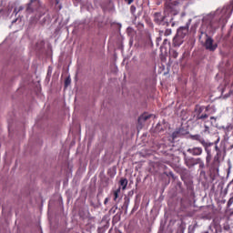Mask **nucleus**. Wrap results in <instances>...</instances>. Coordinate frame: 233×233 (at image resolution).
<instances>
[{
	"label": "nucleus",
	"instance_id": "f257e3e1",
	"mask_svg": "<svg viewBox=\"0 0 233 233\" xmlns=\"http://www.w3.org/2000/svg\"><path fill=\"white\" fill-rule=\"evenodd\" d=\"M48 11L47 6L43 4L41 0H29L28 3L25 4V13L27 15H31L35 13L46 15Z\"/></svg>",
	"mask_w": 233,
	"mask_h": 233
},
{
	"label": "nucleus",
	"instance_id": "f03ea898",
	"mask_svg": "<svg viewBox=\"0 0 233 233\" xmlns=\"http://www.w3.org/2000/svg\"><path fill=\"white\" fill-rule=\"evenodd\" d=\"M76 97H78V102L76 108L80 111L81 115L87 116V91L86 87L81 86L79 89H76Z\"/></svg>",
	"mask_w": 233,
	"mask_h": 233
},
{
	"label": "nucleus",
	"instance_id": "7ed1b4c3",
	"mask_svg": "<svg viewBox=\"0 0 233 233\" xmlns=\"http://www.w3.org/2000/svg\"><path fill=\"white\" fill-rule=\"evenodd\" d=\"M87 74V65L83 58H78V68L76 71L75 81H86Z\"/></svg>",
	"mask_w": 233,
	"mask_h": 233
},
{
	"label": "nucleus",
	"instance_id": "20e7f679",
	"mask_svg": "<svg viewBox=\"0 0 233 233\" xmlns=\"http://www.w3.org/2000/svg\"><path fill=\"white\" fill-rule=\"evenodd\" d=\"M221 16L218 18V21L217 25L214 24V22H211V27L213 29L219 28V25H221L224 26L226 23H228V20L229 19L230 15L232 14V10H230V7H224L220 11Z\"/></svg>",
	"mask_w": 233,
	"mask_h": 233
},
{
	"label": "nucleus",
	"instance_id": "39448f33",
	"mask_svg": "<svg viewBox=\"0 0 233 233\" xmlns=\"http://www.w3.org/2000/svg\"><path fill=\"white\" fill-rule=\"evenodd\" d=\"M153 18L154 23L160 26H169V24L173 21V17H170V19H168L167 15H163L160 12L154 13Z\"/></svg>",
	"mask_w": 233,
	"mask_h": 233
},
{
	"label": "nucleus",
	"instance_id": "423d86ee",
	"mask_svg": "<svg viewBox=\"0 0 233 233\" xmlns=\"http://www.w3.org/2000/svg\"><path fill=\"white\" fill-rule=\"evenodd\" d=\"M215 150L217 152L216 156H214L213 161L211 163V176L215 177L219 172V166H220V157H221V150L218 146L215 147Z\"/></svg>",
	"mask_w": 233,
	"mask_h": 233
},
{
	"label": "nucleus",
	"instance_id": "0eeeda50",
	"mask_svg": "<svg viewBox=\"0 0 233 233\" xmlns=\"http://www.w3.org/2000/svg\"><path fill=\"white\" fill-rule=\"evenodd\" d=\"M87 28H88V25L86 24V20H83L80 22H76L75 28L73 29L72 34L81 35L84 32H86V30H87Z\"/></svg>",
	"mask_w": 233,
	"mask_h": 233
},
{
	"label": "nucleus",
	"instance_id": "6e6552de",
	"mask_svg": "<svg viewBox=\"0 0 233 233\" xmlns=\"http://www.w3.org/2000/svg\"><path fill=\"white\" fill-rule=\"evenodd\" d=\"M205 35V42L203 44V46L206 50H208L210 52H215L217 50L218 45L214 44V39L212 37L208 36V34Z\"/></svg>",
	"mask_w": 233,
	"mask_h": 233
},
{
	"label": "nucleus",
	"instance_id": "1a4fd4ad",
	"mask_svg": "<svg viewBox=\"0 0 233 233\" xmlns=\"http://www.w3.org/2000/svg\"><path fill=\"white\" fill-rule=\"evenodd\" d=\"M204 111V106H199L195 109L197 120H206L208 117L207 113L202 114Z\"/></svg>",
	"mask_w": 233,
	"mask_h": 233
},
{
	"label": "nucleus",
	"instance_id": "9d476101",
	"mask_svg": "<svg viewBox=\"0 0 233 233\" xmlns=\"http://www.w3.org/2000/svg\"><path fill=\"white\" fill-rule=\"evenodd\" d=\"M186 166L189 168H192L195 165L201 163V158L187 157L184 158Z\"/></svg>",
	"mask_w": 233,
	"mask_h": 233
},
{
	"label": "nucleus",
	"instance_id": "9b49d317",
	"mask_svg": "<svg viewBox=\"0 0 233 233\" xmlns=\"http://www.w3.org/2000/svg\"><path fill=\"white\" fill-rule=\"evenodd\" d=\"M46 42L44 40L37 41L35 44L36 54L42 56L45 53Z\"/></svg>",
	"mask_w": 233,
	"mask_h": 233
},
{
	"label": "nucleus",
	"instance_id": "f8f14e48",
	"mask_svg": "<svg viewBox=\"0 0 233 233\" xmlns=\"http://www.w3.org/2000/svg\"><path fill=\"white\" fill-rule=\"evenodd\" d=\"M187 152L188 154L192 155V156L198 157V156L202 155L203 149H202V147H192V148H188L187 150Z\"/></svg>",
	"mask_w": 233,
	"mask_h": 233
},
{
	"label": "nucleus",
	"instance_id": "ddd939ff",
	"mask_svg": "<svg viewBox=\"0 0 233 233\" xmlns=\"http://www.w3.org/2000/svg\"><path fill=\"white\" fill-rule=\"evenodd\" d=\"M79 168L76 170V176H82L86 171L87 163L83 162L82 158L79 159Z\"/></svg>",
	"mask_w": 233,
	"mask_h": 233
},
{
	"label": "nucleus",
	"instance_id": "4468645a",
	"mask_svg": "<svg viewBox=\"0 0 233 233\" xmlns=\"http://www.w3.org/2000/svg\"><path fill=\"white\" fill-rule=\"evenodd\" d=\"M86 182H87V178L86 177L82 184L83 187H81V190H80L81 197H84L85 199H86L87 194H88V187H87Z\"/></svg>",
	"mask_w": 233,
	"mask_h": 233
},
{
	"label": "nucleus",
	"instance_id": "2eb2a0df",
	"mask_svg": "<svg viewBox=\"0 0 233 233\" xmlns=\"http://www.w3.org/2000/svg\"><path fill=\"white\" fill-rule=\"evenodd\" d=\"M188 32H189V26L188 25L179 27L178 30H177V35L181 36V37H185L186 35H188Z\"/></svg>",
	"mask_w": 233,
	"mask_h": 233
},
{
	"label": "nucleus",
	"instance_id": "dca6fc26",
	"mask_svg": "<svg viewBox=\"0 0 233 233\" xmlns=\"http://www.w3.org/2000/svg\"><path fill=\"white\" fill-rule=\"evenodd\" d=\"M184 38L183 36H180V35H175V37L173 38V46L174 47H178V46H181V45L183 44L184 42Z\"/></svg>",
	"mask_w": 233,
	"mask_h": 233
},
{
	"label": "nucleus",
	"instance_id": "f3484780",
	"mask_svg": "<svg viewBox=\"0 0 233 233\" xmlns=\"http://www.w3.org/2000/svg\"><path fill=\"white\" fill-rule=\"evenodd\" d=\"M46 14H35L34 15V16H32L29 19V24L31 25H35L37 22H39V20L41 19V17L45 16Z\"/></svg>",
	"mask_w": 233,
	"mask_h": 233
},
{
	"label": "nucleus",
	"instance_id": "a211bd4d",
	"mask_svg": "<svg viewBox=\"0 0 233 233\" xmlns=\"http://www.w3.org/2000/svg\"><path fill=\"white\" fill-rule=\"evenodd\" d=\"M190 138L195 141H198L201 145H205L208 142L201 137V135H191Z\"/></svg>",
	"mask_w": 233,
	"mask_h": 233
},
{
	"label": "nucleus",
	"instance_id": "6ab92c4d",
	"mask_svg": "<svg viewBox=\"0 0 233 233\" xmlns=\"http://www.w3.org/2000/svg\"><path fill=\"white\" fill-rule=\"evenodd\" d=\"M14 6L13 5H7L5 9H0V15H6L9 16V15L13 12Z\"/></svg>",
	"mask_w": 233,
	"mask_h": 233
},
{
	"label": "nucleus",
	"instance_id": "aec40b11",
	"mask_svg": "<svg viewBox=\"0 0 233 233\" xmlns=\"http://www.w3.org/2000/svg\"><path fill=\"white\" fill-rule=\"evenodd\" d=\"M165 13L170 15V16H176L178 12L175 10L172 6L167 5L166 6Z\"/></svg>",
	"mask_w": 233,
	"mask_h": 233
},
{
	"label": "nucleus",
	"instance_id": "412c9836",
	"mask_svg": "<svg viewBox=\"0 0 233 233\" xmlns=\"http://www.w3.org/2000/svg\"><path fill=\"white\" fill-rule=\"evenodd\" d=\"M121 193V187H119L117 189H115L113 191V200L114 202H116V204H118V202H120V199H118V196Z\"/></svg>",
	"mask_w": 233,
	"mask_h": 233
},
{
	"label": "nucleus",
	"instance_id": "4be33fe9",
	"mask_svg": "<svg viewBox=\"0 0 233 233\" xmlns=\"http://www.w3.org/2000/svg\"><path fill=\"white\" fill-rule=\"evenodd\" d=\"M214 145V143L208 142L205 144H202L203 147L205 148L206 155H211V149L210 147Z\"/></svg>",
	"mask_w": 233,
	"mask_h": 233
},
{
	"label": "nucleus",
	"instance_id": "5701e85b",
	"mask_svg": "<svg viewBox=\"0 0 233 233\" xmlns=\"http://www.w3.org/2000/svg\"><path fill=\"white\" fill-rule=\"evenodd\" d=\"M78 216H79L80 219H82L83 221L88 219V214L83 208L79 209Z\"/></svg>",
	"mask_w": 233,
	"mask_h": 233
},
{
	"label": "nucleus",
	"instance_id": "b1692460",
	"mask_svg": "<svg viewBox=\"0 0 233 233\" xmlns=\"http://www.w3.org/2000/svg\"><path fill=\"white\" fill-rule=\"evenodd\" d=\"M151 116H152V115H148V114L145 113L139 116L138 123L142 124L143 122L147 121Z\"/></svg>",
	"mask_w": 233,
	"mask_h": 233
},
{
	"label": "nucleus",
	"instance_id": "393cba45",
	"mask_svg": "<svg viewBox=\"0 0 233 233\" xmlns=\"http://www.w3.org/2000/svg\"><path fill=\"white\" fill-rule=\"evenodd\" d=\"M151 116H152V115H148V114L145 113L139 116L138 123L142 124L143 122L147 121Z\"/></svg>",
	"mask_w": 233,
	"mask_h": 233
},
{
	"label": "nucleus",
	"instance_id": "a878e982",
	"mask_svg": "<svg viewBox=\"0 0 233 233\" xmlns=\"http://www.w3.org/2000/svg\"><path fill=\"white\" fill-rule=\"evenodd\" d=\"M52 74H53V66H49L48 70L46 71V83L50 82V78L52 77Z\"/></svg>",
	"mask_w": 233,
	"mask_h": 233
},
{
	"label": "nucleus",
	"instance_id": "bb28decb",
	"mask_svg": "<svg viewBox=\"0 0 233 233\" xmlns=\"http://www.w3.org/2000/svg\"><path fill=\"white\" fill-rule=\"evenodd\" d=\"M50 23V15L46 14V16L44 18H42V20H40V25L42 26H45L46 25Z\"/></svg>",
	"mask_w": 233,
	"mask_h": 233
},
{
	"label": "nucleus",
	"instance_id": "cd10ccee",
	"mask_svg": "<svg viewBox=\"0 0 233 233\" xmlns=\"http://www.w3.org/2000/svg\"><path fill=\"white\" fill-rule=\"evenodd\" d=\"M53 5H55V11H56V12H60V10H62V8H63V5L60 3V0H55Z\"/></svg>",
	"mask_w": 233,
	"mask_h": 233
},
{
	"label": "nucleus",
	"instance_id": "c85d7f7f",
	"mask_svg": "<svg viewBox=\"0 0 233 233\" xmlns=\"http://www.w3.org/2000/svg\"><path fill=\"white\" fill-rule=\"evenodd\" d=\"M211 159H212V154H207L206 155V166L209 167V172H211Z\"/></svg>",
	"mask_w": 233,
	"mask_h": 233
},
{
	"label": "nucleus",
	"instance_id": "c756f323",
	"mask_svg": "<svg viewBox=\"0 0 233 233\" xmlns=\"http://www.w3.org/2000/svg\"><path fill=\"white\" fill-rule=\"evenodd\" d=\"M119 185L122 186V189L125 190L127 188V186L128 185V179L120 178Z\"/></svg>",
	"mask_w": 233,
	"mask_h": 233
},
{
	"label": "nucleus",
	"instance_id": "7c9ffc66",
	"mask_svg": "<svg viewBox=\"0 0 233 233\" xmlns=\"http://www.w3.org/2000/svg\"><path fill=\"white\" fill-rule=\"evenodd\" d=\"M70 84H71V78H70V76H68L66 79H64V90H66V88H68Z\"/></svg>",
	"mask_w": 233,
	"mask_h": 233
},
{
	"label": "nucleus",
	"instance_id": "2f4dec72",
	"mask_svg": "<svg viewBox=\"0 0 233 233\" xmlns=\"http://www.w3.org/2000/svg\"><path fill=\"white\" fill-rule=\"evenodd\" d=\"M180 136H181L180 130H177L173 132V134L171 135V137L173 138V140H176V138L180 137Z\"/></svg>",
	"mask_w": 233,
	"mask_h": 233
},
{
	"label": "nucleus",
	"instance_id": "473e14b6",
	"mask_svg": "<svg viewBox=\"0 0 233 233\" xmlns=\"http://www.w3.org/2000/svg\"><path fill=\"white\" fill-rule=\"evenodd\" d=\"M46 49H47V51H46V54L47 55H52L53 54V47H52V44H48V45H46Z\"/></svg>",
	"mask_w": 233,
	"mask_h": 233
},
{
	"label": "nucleus",
	"instance_id": "72a5a7b5",
	"mask_svg": "<svg viewBox=\"0 0 233 233\" xmlns=\"http://www.w3.org/2000/svg\"><path fill=\"white\" fill-rule=\"evenodd\" d=\"M170 56L177 59L178 57V53L176 50H172L170 51Z\"/></svg>",
	"mask_w": 233,
	"mask_h": 233
},
{
	"label": "nucleus",
	"instance_id": "f704fd0d",
	"mask_svg": "<svg viewBox=\"0 0 233 233\" xmlns=\"http://www.w3.org/2000/svg\"><path fill=\"white\" fill-rule=\"evenodd\" d=\"M18 78V76L17 75H15V76H12V77L10 78V84H14L15 81H16Z\"/></svg>",
	"mask_w": 233,
	"mask_h": 233
},
{
	"label": "nucleus",
	"instance_id": "c9c22d12",
	"mask_svg": "<svg viewBox=\"0 0 233 233\" xmlns=\"http://www.w3.org/2000/svg\"><path fill=\"white\" fill-rule=\"evenodd\" d=\"M164 35H165V36L171 35H172V29L167 28Z\"/></svg>",
	"mask_w": 233,
	"mask_h": 233
},
{
	"label": "nucleus",
	"instance_id": "e433bc0d",
	"mask_svg": "<svg viewBox=\"0 0 233 233\" xmlns=\"http://www.w3.org/2000/svg\"><path fill=\"white\" fill-rule=\"evenodd\" d=\"M61 29H62V26H61V24H59L56 29H55V35L60 34Z\"/></svg>",
	"mask_w": 233,
	"mask_h": 233
},
{
	"label": "nucleus",
	"instance_id": "4c0bfd02",
	"mask_svg": "<svg viewBox=\"0 0 233 233\" xmlns=\"http://www.w3.org/2000/svg\"><path fill=\"white\" fill-rule=\"evenodd\" d=\"M87 223H86L85 228H81L78 233H87L88 232V228H87Z\"/></svg>",
	"mask_w": 233,
	"mask_h": 233
},
{
	"label": "nucleus",
	"instance_id": "58836bf2",
	"mask_svg": "<svg viewBox=\"0 0 233 233\" xmlns=\"http://www.w3.org/2000/svg\"><path fill=\"white\" fill-rule=\"evenodd\" d=\"M57 203L59 207H63V198L61 197V195H59L58 197Z\"/></svg>",
	"mask_w": 233,
	"mask_h": 233
},
{
	"label": "nucleus",
	"instance_id": "ea45409f",
	"mask_svg": "<svg viewBox=\"0 0 233 233\" xmlns=\"http://www.w3.org/2000/svg\"><path fill=\"white\" fill-rule=\"evenodd\" d=\"M204 133L205 134H210V127L207 125L204 126Z\"/></svg>",
	"mask_w": 233,
	"mask_h": 233
},
{
	"label": "nucleus",
	"instance_id": "a19ab883",
	"mask_svg": "<svg viewBox=\"0 0 233 233\" xmlns=\"http://www.w3.org/2000/svg\"><path fill=\"white\" fill-rule=\"evenodd\" d=\"M233 205V197H231L227 203V208H230Z\"/></svg>",
	"mask_w": 233,
	"mask_h": 233
},
{
	"label": "nucleus",
	"instance_id": "79ce46f5",
	"mask_svg": "<svg viewBox=\"0 0 233 233\" xmlns=\"http://www.w3.org/2000/svg\"><path fill=\"white\" fill-rule=\"evenodd\" d=\"M18 13H21V11H18V10H17V7H15V9H13L12 15H15V16H17Z\"/></svg>",
	"mask_w": 233,
	"mask_h": 233
},
{
	"label": "nucleus",
	"instance_id": "37998d69",
	"mask_svg": "<svg viewBox=\"0 0 233 233\" xmlns=\"http://www.w3.org/2000/svg\"><path fill=\"white\" fill-rule=\"evenodd\" d=\"M130 13H131L132 15H135V13H136V6L135 5H131Z\"/></svg>",
	"mask_w": 233,
	"mask_h": 233
},
{
	"label": "nucleus",
	"instance_id": "c03bdc74",
	"mask_svg": "<svg viewBox=\"0 0 233 233\" xmlns=\"http://www.w3.org/2000/svg\"><path fill=\"white\" fill-rule=\"evenodd\" d=\"M210 120H211V126H214L217 122V118L215 116H211Z\"/></svg>",
	"mask_w": 233,
	"mask_h": 233
},
{
	"label": "nucleus",
	"instance_id": "a18cd8bd",
	"mask_svg": "<svg viewBox=\"0 0 233 233\" xmlns=\"http://www.w3.org/2000/svg\"><path fill=\"white\" fill-rule=\"evenodd\" d=\"M116 209H117V206H114L113 208H111L110 212L116 213Z\"/></svg>",
	"mask_w": 233,
	"mask_h": 233
},
{
	"label": "nucleus",
	"instance_id": "49530a36",
	"mask_svg": "<svg viewBox=\"0 0 233 233\" xmlns=\"http://www.w3.org/2000/svg\"><path fill=\"white\" fill-rule=\"evenodd\" d=\"M18 12H22L23 10H25V5H20L19 8H17Z\"/></svg>",
	"mask_w": 233,
	"mask_h": 233
},
{
	"label": "nucleus",
	"instance_id": "de8ad7c7",
	"mask_svg": "<svg viewBox=\"0 0 233 233\" xmlns=\"http://www.w3.org/2000/svg\"><path fill=\"white\" fill-rule=\"evenodd\" d=\"M200 168H204V162L202 158H200V162L198 163Z\"/></svg>",
	"mask_w": 233,
	"mask_h": 233
},
{
	"label": "nucleus",
	"instance_id": "09e8293b",
	"mask_svg": "<svg viewBox=\"0 0 233 233\" xmlns=\"http://www.w3.org/2000/svg\"><path fill=\"white\" fill-rule=\"evenodd\" d=\"M127 5H132L134 3V0H124Z\"/></svg>",
	"mask_w": 233,
	"mask_h": 233
},
{
	"label": "nucleus",
	"instance_id": "8fccbe9b",
	"mask_svg": "<svg viewBox=\"0 0 233 233\" xmlns=\"http://www.w3.org/2000/svg\"><path fill=\"white\" fill-rule=\"evenodd\" d=\"M110 198H106L105 201H104V205H107V203L109 202Z\"/></svg>",
	"mask_w": 233,
	"mask_h": 233
},
{
	"label": "nucleus",
	"instance_id": "3c124183",
	"mask_svg": "<svg viewBox=\"0 0 233 233\" xmlns=\"http://www.w3.org/2000/svg\"><path fill=\"white\" fill-rule=\"evenodd\" d=\"M161 41V37H157V46H158L159 45V42Z\"/></svg>",
	"mask_w": 233,
	"mask_h": 233
},
{
	"label": "nucleus",
	"instance_id": "603ef678",
	"mask_svg": "<svg viewBox=\"0 0 233 233\" xmlns=\"http://www.w3.org/2000/svg\"><path fill=\"white\" fill-rule=\"evenodd\" d=\"M19 17H16L15 20H12V24L17 23Z\"/></svg>",
	"mask_w": 233,
	"mask_h": 233
},
{
	"label": "nucleus",
	"instance_id": "864d4df0",
	"mask_svg": "<svg viewBox=\"0 0 233 233\" xmlns=\"http://www.w3.org/2000/svg\"><path fill=\"white\" fill-rule=\"evenodd\" d=\"M56 73H55L54 76H53V81L56 80Z\"/></svg>",
	"mask_w": 233,
	"mask_h": 233
},
{
	"label": "nucleus",
	"instance_id": "5fc2aeb1",
	"mask_svg": "<svg viewBox=\"0 0 233 233\" xmlns=\"http://www.w3.org/2000/svg\"><path fill=\"white\" fill-rule=\"evenodd\" d=\"M147 38H148L149 42H152L150 35H147Z\"/></svg>",
	"mask_w": 233,
	"mask_h": 233
},
{
	"label": "nucleus",
	"instance_id": "6e6d98bb",
	"mask_svg": "<svg viewBox=\"0 0 233 233\" xmlns=\"http://www.w3.org/2000/svg\"><path fill=\"white\" fill-rule=\"evenodd\" d=\"M70 199H71V197L68 195V196H67V202H69Z\"/></svg>",
	"mask_w": 233,
	"mask_h": 233
},
{
	"label": "nucleus",
	"instance_id": "4d7b16f0",
	"mask_svg": "<svg viewBox=\"0 0 233 233\" xmlns=\"http://www.w3.org/2000/svg\"><path fill=\"white\" fill-rule=\"evenodd\" d=\"M167 41H168L167 39H165V40H164V46H165L166 44H167Z\"/></svg>",
	"mask_w": 233,
	"mask_h": 233
},
{
	"label": "nucleus",
	"instance_id": "13d9d810",
	"mask_svg": "<svg viewBox=\"0 0 233 233\" xmlns=\"http://www.w3.org/2000/svg\"><path fill=\"white\" fill-rule=\"evenodd\" d=\"M228 149H229V150H232V149H233V144L229 147Z\"/></svg>",
	"mask_w": 233,
	"mask_h": 233
},
{
	"label": "nucleus",
	"instance_id": "bf43d9fd",
	"mask_svg": "<svg viewBox=\"0 0 233 233\" xmlns=\"http://www.w3.org/2000/svg\"><path fill=\"white\" fill-rule=\"evenodd\" d=\"M231 130H233V126H231ZM231 136H233V131L231 132Z\"/></svg>",
	"mask_w": 233,
	"mask_h": 233
},
{
	"label": "nucleus",
	"instance_id": "052dcab7",
	"mask_svg": "<svg viewBox=\"0 0 233 233\" xmlns=\"http://www.w3.org/2000/svg\"><path fill=\"white\" fill-rule=\"evenodd\" d=\"M206 111H208V106H206Z\"/></svg>",
	"mask_w": 233,
	"mask_h": 233
},
{
	"label": "nucleus",
	"instance_id": "680f3d73",
	"mask_svg": "<svg viewBox=\"0 0 233 233\" xmlns=\"http://www.w3.org/2000/svg\"><path fill=\"white\" fill-rule=\"evenodd\" d=\"M91 206H94L93 202L91 201Z\"/></svg>",
	"mask_w": 233,
	"mask_h": 233
},
{
	"label": "nucleus",
	"instance_id": "e2e57ef3",
	"mask_svg": "<svg viewBox=\"0 0 233 233\" xmlns=\"http://www.w3.org/2000/svg\"><path fill=\"white\" fill-rule=\"evenodd\" d=\"M68 192H69V191H66V195H68Z\"/></svg>",
	"mask_w": 233,
	"mask_h": 233
},
{
	"label": "nucleus",
	"instance_id": "0e129e2a",
	"mask_svg": "<svg viewBox=\"0 0 233 233\" xmlns=\"http://www.w3.org/2000/svg\"><path fill=\"white\" fill-rule=\"evenodd\" d=\"M171 26H174V24H171Z\"/></svg>",
	"mask_w": 233,
	"mask_h": 233
},
{
	"label": "nucleus",
	"instance_id": "69168bd1",
	"mask_svg": "<svg viewBox=\"0 0 233 233\" xmlns=\"http://www.w3.org/2000/svg\"><path fill=\"white\" fill-rule=\"evenodd\" d=\"M41 233H43V230H41Z\"/></svg>",
	"mask_w": 233,
	"mask_h": 233
},
{
	"label": "nucleus",
	"instance_id": "338daca9",
	"mask_svg": "<svg viewBox=\"0 0 233 233\" xmlns=\"http://www.w3.org/2000/svg\"><path fill=\"white\" fill-rule=\"evenodd\" d=\"M205 233H208V232H205Z\"/></svg>",
	"mask_w": 233,
	"mask_h": 233
}]
</instances>
